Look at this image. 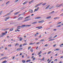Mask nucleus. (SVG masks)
<instances>
[{
	"label": "nucleus",
	"mask_w": 63,
	"mask_h": 63,
	"mask_svg": "<svg viewBox=\"0 0 63 63\" xmlns=\"http://www.w3.org/2000/svg\"><path fill=\"white\" fill-rule=\"evenodd\" d=\"M27 43H24L23 44V46H25V45H27Z\"/></svg>",
	"instance_id": "dca6fc26"
},
{
	"label": "nucleus",
	"mask_w": 63,
	"mask_h": 63,
	"mask_svg": "<svg viewBox=\"0 0 63 63\" xmlns=\"http://www.w3.org/2000/svg\"><path fill=\"white\" fill-rule=\"evenodd\" d=\"M62 46H63V44H62L60 45V47H62Z\"/></svg>",
	"instance_id": "bb28decb"
},
{
	"label": "nucleus",
	"mask_w": 63,
	"mask_h": 63,
	"mask_svg": "<svg viewBox=\"0 0 63 63\" xmlns=\"http://www.w3.org/2000/svg\"><path fill=\"white\" fill-rule=\"evenodd\" d=\"M24 27H26V25H22L21 26V28H24Z\"/></svg>",
	"instance_id": "f03ea898"
},
{
	"label": "nucleus",
	"mask_w": 63,
	"mask_h": 63,
	"mask_svg": "<svg viewBox=\"0 0 63 63\" xmlns=\"http://www.w3.org/2000/svg\"><path fill=\"white\" fill-rule=\"evenodd\" d=\"M34 1V0H32L31 1H30L29 2V3L30 4H31V3H33V2Z\"/></svg>",
	"instance_id": "9d476101"
},
{
	"label": "nucleus",
	"mask_w": 63,
	"mask_h": 63,
	"mask_svg": "<svg viewBox=\"0 0 63 63\" xmlns=\"http://www.w3.org/2000/svg\"><path fill=\"white\" fill-rule=\"evenodd\" d=\"M18 43H16L15 45V46L16 47V46H17V45H18Z\"/></svg>",
	"instance_id": "4c0bfd02"
},
{
	"label": "nucleus",
	"mask_w": 63,
	"mask_h": 63,
	"mask_svg": "<svg viewBox=\"0 0 63 63\" xmlns=\"http://www.w3.org/2000/svg\"><path fill=\"white\" fill-rule=\"evenodd\" d=\"M10 16H8V17H6V18H5V21H6L9 18H10Z\"/></svg>",
	"instance_id": "f257e3e1"
},
{
	"label": "nucleus",
	"mask_w": 63,
	"mask_h": 63,
	"mask_svg": "<svg viewBox=\"0 0 63 63\" xmlns=\"http://www.w3.org/2000/svg\"><path fill=\"white\" fill-rule=\"evenodd\" d=\"M20 39H19V41H21L22 40V38H21V37H20L19 38Z\"/></svg>",
	"instance_id": "a211bd4d"
},
{
	"label": "nucleus",
	"mask_w": 63,
	"mask_h": 63,
	"mask_svg": "<svg viewBox=\"0 0 63 63\" xmlns=\"http://www.w3.org/2000/svg\"><path fill=\"white\" fill-rule=\"evenodd\" d=\"M52 36H51L49 38V40H50V39H52Z\"/></svg>",
	"instance_id": "a878e982"
},
{
	"label": "nucleus",
	"mask_w": 63,
	"mask_h": 63,
	"mask_svg": "<svg viewBox=\"0 0 63 63\" xmlns=\"http://www.w3.org/2000/svg\"><path fill=\"white\" fill-rule=\"evenodd\" d=\"M43 28V27L42 26H40V27H38V29H41V28Z\"/></svg>",
	"instance_id": "f3484780"
},
{
	"label": "nucleus",
	"mask_w": 63,
	"mask_h": 63,
	"mask_svg": "<svg viewBox=\"0 0 63 63\" xmlns=\"http://www.w3.org/2000/svg\"><path fill=\"white\" fill-rule=\"evenodd\" d=\"M10 3V1H8L6 3V4H9Z\"/></svg>",
	"instance_id": "5701e85b"
},
{
	"label": "nucleus",
	"mask_w": 63,
	"mask_h": 63,
	"mask_svg": "<svg viewBox=\"0 0 63 63\" xmlns=\"http://www.w3.org/2000/svg\"><path fill=\"white\" fill-rule=\"evenodd\" d=\"M35 60V58H33V60Z\"/></svg>",
	"instance_id": "0e129e2a"
},
{
	"label": "nucleus",
	"mask_w": 63,
	"mask_h": 63,
	"mask_svg": "<svg viewBox=\"0 0 63 63\" xmlns=\"http://www.w3.org/2000/svg\"><path fill=\"white\" fill-rule=\"evenodd\" d=\"M62 23V22H58V23H57V24H60V23Z\"/></svg>",
	"instance_id": "603ef678"
},
{
	"label": "nucleus",
	"mask_w": 63,
	"mask_h": 63,
	"mask_svg": "<svg viewBox=\"0 0 63 63\" xmlns=\"http://www.w3.org/2000/svg\"><path fill=\"white\" fill-rule=\"evenodd\" d=\"M2 12H3V11H1L0 12V15L2 14Z\"/></svg>",
	"instance_id": "ea45409f"
},
{
	"label": "nucleus",
	"mask_w": 63,
	"mask_h": 63,
	"mask_svg": "<svg viewBox=\"0 0 63 63\" xmlns=\"http://www.w3.org/2000/svg\"><path fill=\"white\" fill-rule=\"evenodd\" d=\"M11 13H10V12L9 13H8L6 15V16H9V15H11Z\"/></svg>",
	"instance_id": "412c9836"
},
{
	"label": "nucleus",
	"mask_w": 63,
	"mask_h": 63,
	"mask_svg": "<svg viewBox=\"0 0 63 63\" xmlns=\"http://www.w3.org/2000/svg\"><path fill=\"white\" fill-rule=\"evenodd\" d=\"M54 40V39H51V40H49L48 41H53V40Z\"/></svg>",
	"instance_id": "c9c22d12"
},
{
	"label": "nucleus",
	"mask_w": 63,
	"mask_h": 63,
	"mask_svg": "<svg viewBox=\"0 0 63 63\" xmlns=\"http://www.w3.org/2000/svg\"><path fill=\"white\" fill-rule=\"evenodd\" d=\"M12 12H13V10H12V11H10V13H12Z\"/></svg>",
	"instance_id": "69168bd1"
},
{
	"label": "nucleus",
	"mask_w": 63,
	"mask_h": 63,
	"mask_svg": "<svg viewBox=\"0 0 63 63\" xmlns=\"http://www.w3.org/2000/svg\"><path fill=\"white\" fill-rule=\"evenodd\" d=\"M51 14H53V13H54V11H53L51 12Z\"/></svg>",
	"instance_id": "de8ad7c7"
},
{
	"label": "nucleus",
	"mask_w": 63,
	"mask_h": 63,
	"mask_svg": "<svg viewBox=\"0 0 63 63\" xmlns=\"http://www.w3.org/2000/svg\"><path fill=\"white\" fill-rule=\"evenodd\" d=\"M22 58H24V56L23 55L22 56Z\"/></svg>",
	"instance_id": "338daca9"
},
{
	"label": "nucleus",
	"mask_w": 63,
	"mask_h": 63,
	"mask_svg": "<svg viewBox=\"0 0 63 63\" xmlns=\"http://www.w3.org/2000/svg\"><path fill=\"white\" fill-rule=\"evenodd\" d=\"M31 26V25H26V26Z\"/></svg>",
	"instance_id": "3c124183"
},
{
	"label": "nucleus",
	"mask_w": 63,
	"mask_h": 63,
	"mask_svg": "<svg viewBox=\"0 0 63 63\" xmlns=\"http://www.w3.org/2000/svg\"><path fill=\"white\" fill-rule=\"evenodd\" d=\"M35 44V42H34L33 43L32 42L31 43H30V45H34Z\"/></svg>",
	"instance_id": "423d86ee"
},
{
	"label": "nucleus",
	"mask_w": 63,
	"mask_h": 63,
	"mask_svg": "<svg viewBox=\"0 0 63 63\" xmlns=\"http://www.w3.org/2000/svg\"><path fill=\"white\" fill-rule=\"evenodd\" d=\"M29 12L30 13H32L33 12V10H31V9H30L29 10Z\"/></svg>",
	"instance_id": "39448f33"
},
{
	"label": "nucleus",
	"mask_w": 63,
	"mask_h": 63,
	"mask_svg": "<svg viewBox=\"0 0 63 63\" xmlns=\"http://www.w3.org/2000/svg\"><path fill=\"white\" fill-rule=\"evenodd\" d=\"M41 41V42H43V41H45V40L44 39H41L40 40Z\"/></svg>",
	"instance_id": "58836bf2"
},
{
	"label": "nucleus",
	"mask_w": 63,
	"mask_h": 63,
	"mask_svg": "<svg viewBox=\"0 0 63 63\" xmlns=\"http://www.w3.org/2000/svg\"><path fill=\"white\" fill-rule=\"evenodd\" d=\"M39 18H41V17H36L35 18V19H39Z\"/></svg>",
	"instance_id": "f8f14e48"
},
{
	"label": "nucleus",
	"mask_w": 63,
	"mask_h": 63,
	"mask_svg": "<svg viewBox=\"0 0 63 63\" xmlns=\"http://www.w3.org/2000/svg\"><path fill=\"white\" fill-rule=\"evenodd\" d=\"M59 18V17H56V18H54V19H58Z\"/></svg>",
	"instance_id": "aec40b11"
},
{
	"label": "nucleus",
	"mask_w": 63,
	"mask_h": 63,
	"mask_svg": "<svg viewBox=\"0 0 63 63\" xmlns=\"http://www.w3.org/2000/svg\"><path fill=\"white\" fill-rule=\"evenodd\" d=\"M22 62H23V63H25V62L26 61H24L23 60L22 61Z\"/></svg>",
	"instance_id": "e433bc0d"
},
{
	"label": "nucleus",
	"mask_w": 63,
	"mask_h": 63,
	"mask_svg": "<svg viewBox=\"0 0 63 63\" xmlns=\"http://www.w3.org/2000/svg\"><path fill=\"white\" fill-rule=\"evenodd\" d=\"M40 8V7H38L37 8V9H35V11H37L39 10V9Z\"/></svg>",
	"instance_id": "6e6552de"
},
{
	"label": "nucleus",
	"mask_w": 63,
	"mask_h": 63,
	"mask_svg": "<svg viewBox=\"0 0 63 63\" xmlns=\"http://www.w3.org/2000/svg\"><path fill=\"white\" fill-rule=\"evenodd\" d=\"M56 44H55L53 46V47H55V46H56Z\"/></svg>",
	"instance_id": "8fccbe9b"
},
{
	"label": "nucleus",
	"mask_w": 63,
	"mask_h": 63,
	"mask_svg": "<svg viewBox=\"0 0 63 63\" xmlns=\"http://www.w3.org/2000/svg\"><path fill=\"white\" fill-rule=\"evenodd\" d=\"M30 50L31 51V52H32V51H33V49H32V48Z\"/></svg>",
	"instance_id": "c85d7f7f"
},
{
	"label": "nucleus",
	"mask_w": 63,
	"mask_h": 63,
	"mask_svg": "<svg viewBox=\"0 0 63 63\" xmlns=\"http://www.w3.org/2000/svg\"><path fill=\"white\" fill-rule=\"evenodd\" d=\"M16 60H18V58H16Z\"/></svg>",
	"instance_id": "e2e57ef3"
},
{
	"label": "nucleus",
	"mask_w": 63,
	"mask_h": 63,
	"mask_svg": "<svg viewBox=\"0 0 63 63\" xmlns=\"http://www.w3.org/2000/svg\"><path fill=\"white\" fill-rule=\"evenodd\" d=\"M13 30H14V29L13 28H11L9 30V31H13Z\"/></svg>",
	"instance_id": "2eb2a0df"
},
{
	"label": "nucleus",
	"mask_w": 63,
	"mask_h": 63,
	"mask_svg": "<svg viewBox=\"0 0 63 63\" xmlns=\"http://www.w3.org/2000/svg\"><path fill=\"white\" fill-rule=\"evenodd\" d=\"M41 22H42L41 21H40L38 22V23H41Z\"/></svg>",
	"instance_id": "052dcab7"
},
{
	"label": "nucleus",
	"mask_w": 63,
	"mask_h": 63,
	"mask_svg": "<svg viewBox=\"0 0 63 63\" xmlns=\"http://www.w3.org/2000/svg\"><path fill=\"white\" fill-rule=\"evenodd\" d=\"M19 0H16L15 1V3H16L17 2V1H18Z\"/></svg>",
	"instance_id": "473e14b6"
},
{
	"label": "nucleus",
	"mask_w": 63,
	"mask_h": 63,
	"mask_svg": "<svg viewBox=\"0 0 63 63\" xmlns=\"http://www.w3.org/2000/svg\"><path fill=\"white\" fill-rule=\"evenodd\" d=\"M27 19V20L28 21V20H31V18H29Z\"/></svg>",
	"instance_id": "49530a36"
},
{
	"label": "nucleus",
	"mask_w": 63,
	"mask_h": 63,
	"mask_svg": "<svg viewBox=\"0 0 63 63\" xmlns=\"http://www.w3.org/2000/svg\"><path fill=\"white\" fill-rule=\"evenodd\" d=\"M5 50H7V48L6 47L5 48Z\"/></svg>",
	"instance_id": "680f3d73"
},
{
	"label": "nucleus",
	"mask_w": 63,
	"mask_h": 63,
	"mask_svg": "<svg viewBox=\"0 0 63 63\" xmlns=\"http://www.w3.org/2000/svg\"><path fill=\"white\" fill-rule=\"evenodd\" d=\"M36 23H37V22H34L32 23V24H36Z\"/></svg>",
	"instance_id": "ddd939ff"
},
{
	"label": "nucleus",
	"mask_w": 63,
	"mask_h": 63,
	"mask_svg": "<svg viewBox=\"0 0 63 63\" xmlns=\"http://www.w3.org/2000/svg\"><path fill=\"white\" fill-rule=\"evenodd\" d=\"M59 4H58L56 6V7L57 8H59V7H58V5H59Z\"/></svg>",
	"instance_id": "c756f323"
},
{
	"label": "nucleus",
	"mask_w": 63,
	"mask_h": 63,
	"mask_svg": "<svg viewBox=\"0 0 63 63\" xmlns=\"http://www.w3.org/2000/svg\"><path fill=\"white\" fill-rule=\"evenodd\" d=\"M3 62H4V63H6L7 62V61H6V60H5V61H3Z\"/></svg>",
	"instance_id": "2f4dec72"
},
{
	"label": "nucleus",
	"mask_w": 63,
	"mask_h": 63,
	"mask_svg": "<svg viewBox=\"0 0 63 63\" xmlns=\"http://www.w3.org/2000/svg\"><path fill=\"white\" fill-rule=\"evenodd\" d=\"M15 56L13 57V58H12V59H14L15 58Z\"/></svg>",
	"instance_id": "13d9d810"
},
{
	"label": "nucleus",
	"mask_w": 63,
	"mask_h": 63,
	"mask_svg": "<svg viewBox=\"0 0 63 63\" xmlns=\"http://www.w3.org/2000/svg\"><path fill=\"white\" fill-rule=\"evenodd\" d=\"M22 47V45H20L19 46L20 47Z\"/></svg>",
	"instance_id": "72a5a7b5"
},
{
	"label": "nucleus",
	"mask_w": 63,
	"mask_h": 63,
	"mask_svg": "<svg viewBox=\"0 0 63 63\" xmlns=\"http://www.w3.org/2000/svg\"><path fill=\"white\" fill-rule=\"evenodd\" d=\"M60 16H63V13H62V14H61Z\"/></svg>",
	"instance_id": "864d4df0"
},
{
	"label": "nucleus",
	"mask_w": 63,
	"mask_h": 63,
	"mask_svg": "<svg viewBox=\"0 0 63 63\" xmlns=\"http://www.w3.org/2000/svg\"><path fill=\"white\" fill-rule=\"evenodd\" d=\"M2 35V36L3 37L4 36V35H6V33H4L3 32H2L1 33Z\"/></svg>",
	"instance_id": "0eeeda50"
},
{
	"label": "nucleus",
	"mask_w": 63,
	"mask_h": 63,
	"mask_svg": "<svg viewBox=\"0 0 63 63\" xmlns=\"http://www.w3.org/2000/svg\"><path fill=\"white\" fill-rule=\"evenodd\" d=\"M23 19V17H20L19 18H18V20H19L20 19Z\"/></svg>",
	"instance_id": "20e7f679"
},
{
	"label": "nucleus",
	"mask_w": 63,
	"mask_h": 63,
	"mask_svg": "<svg viewBox=\"0 0 63 63\" xmlns=\"http://www.w3.org/2000/svg\"><path fill=\"white\" fill-rule=\"evenodd\" d=\"M24 6L23 7H22V8H21V9H22V10H23V9H23V8H24Z\"/></svg>",
	"instance_id": "4d7b16f0"
},
{
	"label": "nucleus",
	"mask_w": 63,
	"mask_h": 63,
	"mask_svg": "<svg viewBox=\"0 0 63 63\" xmlns=\"http://www.w3.org/2000/svg\"><path fill=\"white\" fill-rule=\"evenodd\" d=\"M14 23H10V24H14Z\"/></svg>",
	"instance_id": "c03bdc74"
},
{
	"label": "nucleus",
	"mask_w": 63,
	"mask_h": 63,
	"mask_svg": "<svg viewBox=\"0 0 63 63\" xmlns=\"http://www.w3.org/2000/svg\"><path fill=\"white\" fill-rule=\"evenodd\" d=\"M5 33H5V34H7V33H8V32H7V31H6L5 32Z\"/></svg>",
	"instance_id": "6e6d98bb"
},
{
	"label": "nucleus",
	"mask_w": 63,
	"mask_h": 63,
	"mask_svg": "<svg viewBox=\"0 0 63 63\" xmlns=\"http://www.w3.org/2000/svg\"><path fill=\"white\" fill-rule=\"evenodd\" d=\"M27 2L26 1H25L24 3H23V5H24V4H25L26 3H27Z\"/></svg>",
	"instance_id": "b1692460"
},
{
	"label": "nucleus",
	"mask_w": 63,
	"mask_h": 63,
	"mask_svg": "<svg viewBox=\"0 0 63 63\" xmlns=\"http://www.w3.org/2000/svg\"><path fill=\"white\" fill-rule=\"evenodd\" d=\"M38 7V6H37V5H35V8H36V7Z\"/></svg>",
	"instance_id": "a18cd8bd"
},
{
	"label": "nucleus",
	"mask_w": 63,
	"mask_h": 63,
	"mask_svg": "<svg viewBox=\"0 0 63 63\" xmlns=\"http://www.w3.org/2000/svg\"><path fill=\"white\" fill-rule=\"evenodd\" d=\"M51 52V51H49L48 52L47 54H49V53H50V52Z\"/></svg>",
	"instance_id": "cd10ccee"
},
{
	"label": "nucleus",
	"mask_w": 63,
	"mask_h": 63,
	"mask_svg": "<svg viewBox=\"0 0 63 63\" xmlns=\"http://www.w3.org/2000/svg\"><path fill=\"white\" fill-rule=\"evenodd\" d=\"M60 26H61V25H59L57 26L56 27H60Z\"/></svg>",
	"instance_id": "7c9ffc66"
},
{
	"label": "nucleus",
	"mask_w": 63,
	"mask_h": 63,
	"mask_svg": "<svg viewBox=\"0 0 63 63\" xmlns=\"http://www.w3.org/2000/svg\"><path fill=\"white\" fill-rule=\"evenodd\" d=\"M27 19H26V20H24V22H25V21H27Z\"/></svg>",
	"instance_id": "a19ab883"
},
{
	"label": "nucleus",
	"mask_w": 63,
	"mask_h": 63,
	"mask_svg": "<svg viewBox=\"0 0 63 63\" xmlns=\"http://www.w3.org/2000/svg\"><path fill=\"white\" fill-rule=\"evenodd\" d=\"M3 37V36H2V35L0 34V38H1V37Z\"/></svg>",
	"instance_id": "37998d69"
},
{
	"label": "nucleus",
	"mask_w": 63,
	"mask_h": 63,
	"mask_svg": "<svg viewBox=\"0 0 63 63\" xmlns=\"http://www.w3.org/2000/svg\"><path fill=\"white\" fill-rule=\"evenodd\" d=\"M20 12V11L17 12L16 13H15V14H14V15H17V14H18V13H19Z\"/></svg>",
	"instance_id": "4468645a"
},
{
	"label": "nucleus",
	"mask_w": 63,
	"mask_h": 63,
	"mask_svg": "<svg viewBox=\"0 0 63 63\" xmlns=\"http://www.w3.org/2000/svg\"><path fill=\"white\" fill-rule=\"evenodd\" d=\"M31 47H29L28 49V50H29V49H30V48H31Z\"/></svg>",
	"instance_id": "f704fd0d"
},
{
	"label": "nucleus",
	"mask_w": 63,
	"mask_h": 63,
	"mask_svg": "<svg viewBox=\"0 0 63 63\" xmlns=\"http://www.w3.org/2000/svg\"><path fill=\"white\" fill-rule=\"evenodd\" d=\"M9 29V28H6L5 29L3 30V31H6V30H8Z\"/></svg>",
	"instance_id": "1a4fd4ad"
},
{
	"label": "nucleus",
	"mask_w": 63,
	"mask_h": 63,
	"mask_svg": "<svg viewBox=\"0 0 63 63\" xmlns=\"http://www.w3.org/2000/svg\"><path fill=\"white\" fill-rule=\"evenodd\" d=\"M63 5V4H60L58 6V7H61V6H62Z\"/></svg>",
	"instance_id": "6ab92c4d"
},
{
	"label": "nucleus",
	"mask_w": 63,
	"mask_h": 63,
	"mask_svg": "<svg viewBox=\"0 0 63 63\" xmlns=\"http://www.w3.org/2000/svg\"><path fill=\"white\" fill-rule=\"evenodd\" d=\"M48 8V7L47 6V7L46 8H45V9H47V8Z\"/></svg>",
	"instance_id": "bf43d9fd"
},
{
	"label": "nucleus",
	"mask_w": 63,
	"mask_h": 63,
	"mask_svg": "<svg viewBox=\"0 0 63 63\" xmlns=\"http://www.w3.org/2000/svg\"><path fill=\"white\" fill-rule=\"evenodd\" d=\"M25 12H24L22 13L21 15H25Z\"/></svg>",
	"instance_id": "393cba45"
},
{
	"label": "nucleus",
	"mask_w": 63,
	"mask_h": 63,
	"mask_svg": "<svg viewBox=\"0 0 63 63\" xmlns=\"http://www.w3.org/2000/svg\"><path fill=\"white\" fill-rule=\"evenodd\" d=\"M57 35H56L54 37H53V38H56V37H57Z\"/></svg>",
	"instance_id": "79ce46f5"
},
{
	"label": "nucleus",
	"mask_w": 63,
	"mask_h": 63,
	"mask_svg": "<svg viewBox=\"0 0 63 63\" xmlns=\"http://www.w3.org/2000/svg\"><path fill=\"white\" fill-rule=\"evenodd\" d=\"M57 59H56L54 60V61H57Z\"/></svg>",
	"instance_id": "5fc2aeb1"
},
{
	"label": "nucleus",
	"mask_w": 63,
	"mask_h": 63,
	"mask_svg": "<svg viewBox=\"0 0 63 63\" xmlns=\"http://www.w3.org/2000/svg\"><path fill=\"white\" fill-rule=\"evenodd\" d=\"M22 48H18L16 49V50L17 51L18 50H20L22 49Z\"/></svg>",
	"instance_id": "7ed1b4c3"
},
{
	"label": "nucleus",
	"mask_w": 63,
	"mask_h": 63,
	"mask_svg": "<svg viewBox=\"0 0 63 63\" xmlns=\"http://www.w3.org/2000/svg\"><path fill=\"white\" fill-rule=\"evenodd\" d=\"M46 4H47V3H43V4H42V5L43 6H45V5H46Z\"/></svg>",
	"instance_id": "4be33fe9"
},
{
	"label": "nucleus",
	"mask_w": 63,
	"mask_h": 63,
	"mask_svg": "<svg viewBox=\"0 0 63 63\" xmlns=\"http://www.w3.org/2000/svg\"><path fill=\"white\" fill-rule=\"evenodd\" d=\"M51 17V16H48L46 17V19H49V18H50Z\"/></svg>",
	"instance_id": "9b49d317"
},
{
	"label": "nucleus",
	"mask_w": 63,
	"mask_h": 63,
	"mask_svg": "<svg viewBox=\"0 0 63 63\" xmlns=\"http://www.w3.org/2000/svg\"><path fill=\"white\" fill-rule=\"evenodd\" d=\"M62 63V62H61V61L60 62H59V63Z\"/></svg>",
	"instance_id": "774afa93"
},
{
	"label": "nucleus",
	"mask_w": 63,
	"mask_h": 63,
	"mask_svg": "<svg viewBox=\"0 0 63 63\" xmlns=\"http://www.w3.org/2000/svg\"><path fill=\"white\" fill-rule=\"evenodd\" d=\"M40 5V3H39L38 4H37V7H38V6H39Z\"/></svg>",
	"instance_id": "09e8293b"
}]
</instances>
